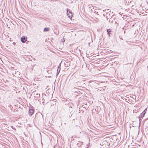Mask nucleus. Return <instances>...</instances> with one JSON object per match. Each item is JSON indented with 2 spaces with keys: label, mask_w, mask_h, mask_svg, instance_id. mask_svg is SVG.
I'll list each match as a JSON object with an SVG mask.
<instances>
[{
  "label": "nucleus",
  "mask_w": 148,
  "mask_h": 148,
  "mask_svg": "<svg viewBox=\"0 0 148 148\" xmlns=\"http://www.w3.org/2000/svg\"><path fill=\"white\" fill-rule=\"evenodd\" d=\"M67 15L68 17L70 18H71L73 16L72 12L70 10H69L68 8L66 9Z\"/></svg>",
  "instance_id": "f257e3e1"
},
{
  "label": "nucleus",
  "mask_w": 148,
  "mask_h": 148,
  "mask_svg": "<svg viewBox=\"0 0 148 148\" xmlns=\"http://www.w3.org/2000/svg\"><path fill=\"white\" fill-rule=\"evenodd\" d=\"M21 40L22 42H25L27 40V38L25 36H23L21 38Z\"/></svg>",
  "instance_id": "f03ea898"
},
{
  "label": "nucleus",
  "mask_w": 148,
  "mask_h": 148,
  "mask_svg": "<svg viewBox=\"0 0 148 148\" xmlns=\"http://www.w3.org/2000/svg\"><path fill=\"white\" fill-rule=\"evenodd\" d=\"M34 110L32 108L30 109L29 111V115L30 116L32 115L34 113Z\"/></svg>",
  "instance_id": "7ed1b4c3"
},
{
  "label": "nucleus",
  "mask_w": 148,
  "mask_h": 148,
  "mask_svg": "<svg viewBox=\"0 0 148 148\" xmlns=\"http://www.w3.org/2000/svg\"><path fill=\"white\" fill-rule=\"evenodd\" d=\"M146 110L147 109H145V110L142 112V113H141L140 116L141 117H143V116H144V115L146 113Z\"/></svg>",
  "instance_id": "20e7f679"
},
{
  "label": "nucleus",
  "mask_w": 148,
  "mask_h": 148,
  "mask_svg": "<svg viewBox=\"0 0 148 148\" xmlns=\"http://www.w3.org/2000/svg\"><path fill=\"white\" fill-rule=\"evenodd\" d=\"M50 29L49 27H46L44 29L43 31L44 32L48 31Z\"/></svg>",
  "instance_id": "39448f33"
},
{
  "label": "nucleus",
  "mask_w": 148,
  "mask_h": 148,
  "mask_svg": "<svg viewBox=\"0 0 148 148\" xmlns=\"http://www.w3.org/2000/svg\"><path fill=\"white\" fill-rule=\"evenodd\" d=\"M111 32V30H110V29H108L107 30V32L108 34H109Z\"/></svg>",
  "instance_id": "423d86ee"
},
{
  "label": "nucleus",
  "mask_w": 148,
  "mask_h": 148,
  "mask_svg": "<svg viewBox=\"0 0 148 148\" xmlns=\"http://www.w3.org/2000/svg\"><path fill=\"white\" fill-rule=\"evenodd\" d=\"M36 97H40V94H36Z\"/></svg>",
  "instance_id": "0eeeda50"
},
{
  "label": "nucleus",
  "mask_w": 148,
  "mask_h": 148,
  "mask_svg": "<svg viewBox=\"0 0 148 148\" xmlns=\"http://www.w3.org/2000/svg\"><path fill=\"white\" fill-rule=\"evenodd\" d=\"M65 41V40L64 38L63 39H62V42H64Z\"/></svg>",
  "instance_id": "6e6552de"
},
{
  "label": "nucleus",
  "mask_w": 148,
  "mask_h": 148,
  "mask_svg": "<svg viewBox=\"0 0 148 148\" xmlns=\"http://www.w3.org/2000/svg\"><path fill=\"white\" fill-rule=\"evenodd\" d=\"M59 68V67H58L57 71H58V69Z\"/></svg>",
  "instance_id": "1a4fd4ad"
},
{
  "label": "nucleus",
  "mask_w": 148,
  "mask_h": 148,
  "mask_svg": "<svg viewBox=\"0 0 148 148\" xmlns=\"http://www.w3.org/2000/svg\"><path fill=\"white\" fill-rule=\"evenodd\" d=\"M69 106V108H70L71 107V106Z\"/></svg>",
  "instance_id": "9d476101"
},
{
  "label": "nucleus",
  "mask_w": 148,
  "mask_h": 148,
  "mask_svg": "<svg viewBox=\"0 0 148 148\" xmlns=\"http://www.w3.org/2000/svg\"><path fill=\"white\" fill-rule=\"evenodd\" d=\"M59 71H59L58 72V73H59Z\"/></svg>",
  "instance_id": "9b49d317"
}]
</instances>
